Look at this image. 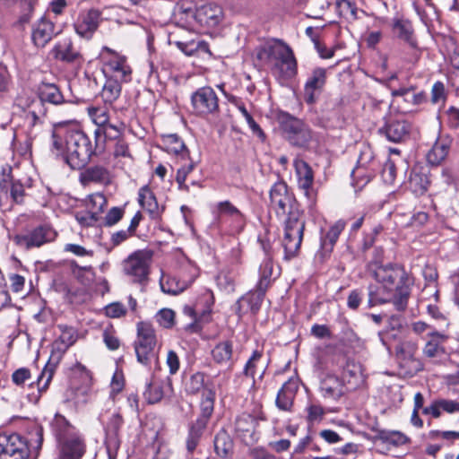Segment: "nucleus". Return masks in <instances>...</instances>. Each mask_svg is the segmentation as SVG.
<instances>
[{"mask_svg": "<svg viewBox=\"0 0 459 459\" xmlns=\"http://www.w3.org/2000/svg\"><path fill=\"white\" fill-rule=\"evenodd\" d=\"M271 206L277 216H287L284 220L282 246L284 257L290 260L295 257L301 246L305 229V219L294 196L287 185L279 181L270 190Z\"/></svg>", "mask_w": 459, "mask_h": 459, "instance_id": "obj_1", "label": "nucleus"}, {"mask_svg": "<svg viewBox=\"0 0 459 459\" xmlns=\"http://www.w3.org/2000/svg\"><path fill=\"white\" fill-rule=\"evenodd\" d=\"M373 276L375 283L368 288V307L393 302L397 310H404L411 293V281L404 269L398 265L378 266Z\"/></svg>", "mask_w": 459, "mask_h": 459, "instance_id": "obj_2", "label": "nucleus"}, {"mask_svg": "<svg viewBox=\"0 0 459 459\" xmlns=\"http://www.w3.org/2000/svg\"><path fill=\"white\" fill-rule=\"evenodd\" d=\"M51 152L73 169H82L93 153L91 140L77 124H60L55 127Z\"/></svg>", "mask_w": 459, "mask_h": 459, "instance_id": "obj_3", "label": "nucleus"}, {"mask_svg": "<svg viewBox=\"0 0 459 459\" xmlns=\"http://www.w3.org/2000/svg\"><path fill=\"white\" fill-rule=\"evenodd\" d=\"M256 57L271 67L279 79H290L297 74V62L291 48L281 40H273L256 50Z\"/></svg>", "mask_w": 459, "mask_h": 459, "instance_id": "obj_4", "label": "nucleus"}, {"mask_svg": "<svg viewBox=\"0 0 459 459\" xmlns=\"http://www.w3.org/2000/svg\"><path fill=\"white\" fill-rule=\"evenodd\" d=\"M178 22L186 30L202 32L203 30L217 26L222 18V10L215 4H206L196 9L178 7L177 11Z\"/></svg>", "mask_w": 459, "mask_h": 459, "instance_id": "obj_5", "label": "nucleus"}, {"mask_svg": "<svg viewBox=\"0 0 459 459\" xmlns=\"http://www.w3.org/2000/svg\"><path fill=\"white\" fill-rule=\"evenodd\" d=\"M157 344L156 334L153 327L145 322L137 324V337L134 342V351L137 361L144 367H151L152 363L158 362V355L155 352Z\"/></svg>", "mask_w": 459, "mask_h": 459, "instance_id": "obj_6", "label": "nucleus"}, {"mask_svg": "<svg viewBox=\"0 0 459 459\" xmlns=\"http://www.w3.org/2000/svg\"><path fill=\"white\" fill-rule=\"evenodd\" d=\"M413 400V411H419L420 409H422L423 414L430 415L434 419L440 418L443 412L459 414V401L457 400L438 398L424 408V397L421 393H416Z\"/></svg>", "mask_w": 459, "mask_h": 459, "instance_id": "obj_7", "label": "nucleus"}, {"mask_svg": "<svg viewBox=\"0 0 459 459\" xmlns=\"http://www.w3.org/2000/svg\"><path fill=\"white\" fill-rule=\"evenodd\" d=\"M151 255L145 251H136L123 262L125 273L134 282H143L147 279Z\"/></svg>", "mask_w": 459, "mask_h": 459, "instance_id": "obj_8", "label": "nucleus"}, {"mask_svg": "<svg viewBox=\"0 0 459 459\" xmlns=\"http://www.w3.org/2000/svg\"><path fill=\"white\" fill-rule=\"evenodd\" d=\"M193 111L197 116L214 114L219 109V100L211 87H202L191 96Z\"/></svg>", "mask_w": 459, "mask_h": 459, "instance_id": "obj_9", "label": "nucleus"}, {"mask_svg": "<svg viewBox=\"0 0 459 459\" xmlns=\"http://www.w3.org/2000/svg\"><path fill=\"white\" fill-rule=\"evenodd\" d=\"M264 417L252 416L249 413H242L238 415L234 423V430L237 437L246 445L251 446L258 439L256 427L259 420H264Z\"/></svg>", "mask_w": 459, "mask_h": 459, "instance_id": "obj_10", "label": "nucleus"}, {"mask_svg": "<svg viewBox=\"0 0 459 459\" xmlns=\"http://www.w3.org/2000/svg\"><path fill=\"white\" fill-rule=\"evenodd\" d=\"M51 354L48 363L43 368L41 374L38 377V385L39 391L46 390L52 379L54 369L60 361L63 355L69 349L65 343L56 339L51 345Z\"/></svg>", "mask_w": 459, "mask_h": 459, "instance_id": "obj_11", "label": "nucleus"}, {"mask_svg": "<svg viewBox=\"0 0 459 459\" xmlns=\"http://www.w3.org/2000/svg\"><path fill=\"white\" fill-rule=\"evenodd\" d=\"M283 130L289 142L299 147H306L312 139L309 128L299 119L290 117L283 124Z\"/></svg>", "mask_w": 459, "mask_h": 459, "instance_id": "obj_12", "label": "nucleus"}, {"mask_svg": "<svg viewBox=\"0 0 459 459\" xmlns=\"http://www.w3.org/2000/svg\"><path fill=\"white\" fill-rule=\"evenodd\" d=\"M394 348L396 359L402 368H404L410 373L420 369V363L415 358L418 350L415 342L408 338L396 344Z\"/></svg>", "mask_w": 459, "mask_h": 459, "instance_id": "obj_13", "label": "nucleus"}, {"mask_svg": "<svg viewBox=\"0 0 459 459\" xmlns=\"http://www.w3.org/2000/svg\"><path fill=\"white\" fill-rule=\"evenodd\" d=\"M55 238V232L48 227H38L26 234L16 235L14 243L22 248L39 247Z\"/></svg>", "mask_w": 459, "mask_h": 459, "instance_id": "obj_14", "label": "nucleus"}, {"mask_svg": "<svg viewBox=\"0 0 459 459\" xmlns=\"http://www.w3.org/2000/svg\"><path fill=\"white\" fill-rule=\"evenodd\" d=\"M326 82V70L317 67L312 70L304 85V100L314 104L321 94Z\"/></svg>", "mask_w": 459, "mask_h": 459, "instance_id": "obj_15", "label": "nucleus"}, {"mask_svg": "<svg viewBox=\"0 0 459 459\" xmlns=\"http://www.w3.org/2000/svg\"><path fill=\"white\" fill-rule=\"evenodd\" d=\"M104 50L111 54V57L106 64L108 72L111 74L110 79L120 82L131 81L132 69L127 63L126 57L115 53L108 48H105Z\"/></svg>", "mask_w": 459, "mask_h": 459, "instance_id": "obj_16", "label": "nucleus"}, {"mask_svg": "<svg viewBox=\"0 0 459 459\" xmlns=\"http://www.w3.org/2000/svg\"><path fill=\"white\" fill-rule=\"evenodd\" d=\"M379 131L388 141L400 143L409 136L411 124L402 117H390Z\"/></svg>", "mask_w": 459, "mask_h": 459, "instance_id": "obj_17", "label": "nucleus"}, {"mask_svg": "<svg viewBox=\"0 0 459 459\" xmlns=\"http://www.w3.org/2000/svg\"><path fill=\"white\" fill-rule=\"evenodd\" d=\"M55 35V24L47 17L38 20L31 29V39L38 48H44Z\"/></svg>", "mask_w": 459, "mask_h": 459, "instance_id": "obj_18", "label": "nucleus"}, {"mask_svg": "<svg viewBox=\"0 0 459 459\" xmlns=\"http://www.w3.org/2000/svg\"><path fill=\"white\" fill-rule=\"evenodd\" d=\"M50 54L56 60L65 63H76L80 61V52L74 47L70 38L58 40L50 51Z\"/></svg>", "mask_w": 459, "mask_h": 459, "instance_id": "obj_19", "label": "nucleus"}, {"mask_svg": "<svg viewBox=\"0 0 459 459\" xmlns=\"http://www.w3.org/2000/svg\"><path fill=\"white\" fill-rule=\"evenodd\" d=\"M342 380L349 391L361 386L365 381L361 365L354 360H348L342 370Z\"/></svg>", "mask_w": 459, "mask_h": 459, "instance_id": "obj_20", "label": "nucleus"}, {"mask_svg": "<svg viewBox=\"0 0 459 459\" xmlns=\"http://www.w3.org/2000/svg\"><path fill=\"white\" fill-rule=\"evenodd\" d=\"M171 43L187 56H197L204 59L212 56L208 44L204 40H174Z\"/></svg>", "mask_w": 459, "mask_h": 459, "instance_id": "obj_21", "label": "nucleus"}, {"mask_svg": "<svg viewBox=\"0 0 459 459\" xmlns=\"http://www.w3.org/2000/svg\"><path fill=\"white\" fill-rule=\"evenodd\" d=\"M320 392L325 398L337 400L349 390L342 379L332 374H327L320 383Z\"/></svg>", "mask_w": 459, "mask_h": 459, "instance_id": "obj_22", "label": "nucleus"}, {"mask_svg": "<svg viewBox=\"0 0 459 459\" xmlns=\"http://www.w3.org/2000/svg\"><path fill=\"white\" fill-rule=\"evenodd\" d=\"M265 291L266 290H261L256 286L255 290L242 297L237 303L238 315L241 316L248 312L255 314L260 309Z\"/></svg>", "mask_w": 459, "mask_h": 459, "instance_id": "obj_23", "label": "nucleus"}, {"mask_svg": "<svg viewBox=\"0 0 459 459\" xmlns=\"http://www.w3.org/2000/svg\"><path fill=\"white\" fill-rule=\"evenodd\" d=\"M100 19V13L98 10H90L86 14L82 15L75 23L74 29L76 33L83 38H91L92 33L99 27Z\"/></svg>", "mask_w": 459, "mask_h": 459, "instance_id": "obj_24", "label": "nucleus"}, {"mask_svg": "<svg viewBox=\"0 0 459 459\" xmlns=\"http://www.w3.org/2000/svg\"><path fill=\"white\" fill-rule=\"evenodd\" d=\"M208 388L214 389V383L210 377L202 372L194 373L185 383V391L187 394L202 395Z\"/></svg>", "mask_w": 459, "mask_h": 459, "instance_id": "obj_25", "label": "nucleus"}, {"mask_svg": "<svg viewBox=\"0 0 459 459\" xmlns=\"http://www.w3.org/2000/svg\"><path fill=\"white\" fill-rule=\"evenodd\" d=\"M76 368L83 372V380L85 383L82 386H77L75 384H73L65 391V397L66 402H73L74 403L78 404L86 401V396L90 391L89 382L91 380V377L90 373L85 370L83 366L79 364Z\"/></svg>", "mask_w": 459, "mask_h": 459, "instance_id": "obj_26", "label": "nucleus"}, {"mask_svg": "<svg viewBox=\"0 0 459 459\" xmlns=\"http://www.w3.org/2000/svg\"><path fill=\"white\" fill-rule=\"evenodd\" d=\"M453 139L444 135L437 139L432 148L427 153V160L432 165L440 164L447 157Z\"/></svg>", "mask_w": 459, "mask_h": 459, "instance_id": "obj_27", "label": "nucleus"}, {"mask_svg": "<svg viewBox=\"0 0 459 459\" xmlns=\"http://www.w3.org/2000/svg\"><path fill=\"white\" fill-rule=\"evenodd\" d=\"M262 247L265 253V257L259 267V281L257 286L261 290H267L273 279H274L278 273L274 272L273 263L269 248L264 243H262Z\"/></svg>", "mask_w": 459, "mask_h": 459, "instance_id": "obj_28", "label": "nucleus"}, {"mask_svg": "<svg viewBox=\"0 0 459 459\" xmlns=\"http://www.w3.org/2000/svg\"><path fill=\"white\" fill-rule=\"evenodd\" d=\"M298 388L299 384L297 379L290 378L286 381L278 392L276 397V406L280 410L290 411L293 404V400Z\"/></svg>", "mask_w": 459, "mask_h": 459, "instance_id": "obj_29", "label": "nucleus"}, {"mask_svg": "<svg viewBox=\"0 0 459 459\" xmlns=\"http://www.w3.org/2000/svg\"><path fill=\"white\" fill-rule=\"evenodd\" d=\"M27 447V443L20 435L0 432V455L13 454Z\"/></svg>", "mask_w": 459, "mask_h": 459, "instance_id": "obj_30", "label": "nucleus"}, {"mask_svg": "<svg viewBox=\"0 0 459 459\" xmlns=\"http://www.w3.org/2000/svg\"><path fill=\"white\" fill-rule=\"evenodd\" d=\"M62 459H80L85 446L82 438L76 434L60 443Z\"/></svg>", "mask_w": 459, "mask_h": 459, "instance_id": "obj_31", "label": "nucleus"}, {"mask_svg": "<svg viewBox=\"0 0 459 459\" xmlns=\"http://www.w3.org/2000/svg\"><path fill=\"white\" fill-rule=\"evenodd\" d=\"M216 399V392L214 389H206L205 393L201 395L200 401V415L195 420L202 426H207V423L214 411V403Z\"/></svg>", "mask_w": 459, "mask_h": 459, "instance_id": "obj_32", "label": "nucleus"}, {"mask_svg": "<svg viewBox=\"0 0 459 459\" xmlns=\"http://www.w3.org/2000/svg\"><path fill=\"white\" fill-rule=\"evenodd\" d=\"M110 172L103 166L96 165L85 169L80 174V181L83 184L99 183L108 184L110 182Z\"/></svg>", "mask_w": 459, "mask_h": 459, "instance_id": "obj_33", "label": "nucleus"}, {"mask_svg": "<svg viewBox=\"0 0 459 459\" xmlns=\"http://www.w3.org/2000/svg\"><path fill=\"white\" fill-rule=\"evenodd\" d=\"M139 204L152 219L160 217L161 210L158 204L155 195L149 186H145L140 188L138 194Z\"/></svg>", "mask_w": 459, "mask_h": 459, "instance_id": "obj_34", "label": "nucleus"}, {"mask_svg": "<svg viewBox=\"0 0 459 459\" xmlns=\"http://www.w3.org/2000/svg\"><path fill=\"white\" fill-rule=\"evenodd\" d=\"M294 167L298 177L299 186L308 195V191L314 182V174L311 167L304 160L296 159Z\"/></svg>", "mask_w": 459, "mask_h": 459, "instance_id": "obj_35", "label": "nucleus"}, {"mask_svg": "<svg viewBox=\"0 0 459 459\" xmlns=\"http://www.w3.org/2000/svg\"><path fill=\"white\" fill-rule=\"evenodd\" d=\"M212 357L215 363L231 367L233 364V346L230 341L219 342L212 350Z\"/></svg>", "mask_w": 459, "mask_h": 459, "instance_id": "obj_36", "label": "nucleus"}, {"mask_svg": "<svg viewBox=\"0 0 459 459\" xmlns=\"http://www.w3.org/2000/svg\"><path fill=\"white\" fill-rule=\"evenodd\" d=\"M31 100H40L43 105L44 102L58 105L64 102V97L56 84L42 83L39 88V98Z\"/></svg>", "mask_w": 459, "mask_h": 459, "instance_id": "obj_37", "label": "nucleus"}, {"mask_svg": "<svg viewBox=\"0 0 459 459\" xmlns=\"http://www.w3.org/2000/svg\"><path fill=\"white\" fill-rule=\"evenodd\" d=\"M28 110L26 122L30 128L39 127L42 123V117L45 116L46 109L40 100H30L29 103L22 106Z\"/></svg>", "mask_w": 459, "mask_h": 459, "instance_id": "obj_38", "label": "nucleus"}, {"mask_svg": "<svg viewBox=\"0 0 459 459\" xmlns=\"http://www.w3.org/2000/svg\"><path fill=\"white\" fill-rule=\"evenodd\" d=\"M107 205V199L101 193L90 195L86 200V207L90 212V222L95 223L99 220V215L103 212Z\"/></svg>", "mask_w": 459, "mask_h": 459, "instance_id": "obj_39", "label": "nucleus"}, {"mask_svg": "<svg viewBox=\"0 0 459 459\" xmlns=\"http://www.w3.org/2000/svg\"><path fill=\"white\" fill-rule=\"evenodd\" d=\"M394 33L402 40H404L411 47H416L413 39V30L411 22L404 19L396 18L393 22Z\"/></svg>", "mask_w": 459, "mask_h": 459, "instance_id": "obj_40", "label": "nucleus"}, {"mask_svg": "<svg viewBox=\"0 0 459 459\" xmlns=\"http://www.w3.org/2000/svg\"><path fill=\"white\" fill-rule=\"evenodd\" d=\"M53 430L61 443L64 439L69 438L77 433L74 428L66 420V419L59 414H56L52 422Z\"/></svg>", "mask_w": 459, "mask_h": 459, "instance_id": "obj_41", "label": "nucleus"}, {"mask_svg": "<svg viewBox=\"0 0 459 459\" xmlns=\"http://www.w3.org/2000/svg\"><path fill=\"white\" fill-rule=\"evenodd\" d=\"M191 281H181L176 277H165L160 279V289L164 293L178 295L188 288Z\"/></svg>", "mask_w": 459, "mask_h": 459, "instance_id": "obj_42", "label": "nucleus"}, {"mask_svg": "<svg viewBox=\"0 0 459 459\" xmlns=\"http://www.w3.org/2000/svg\"><path fill=\"white\" fill-rule=\"evenodd\" d=\"M163 143L166 151L169 153L176 154L179 160H184L189 154L183 141L176 134L167 135Z\"/></svg>", "mask_w": 459, "mask_h": 459, "instance_id": "obj_43", "label": "nucleus"}, {"mask_svg": "<svg viewBox=\"0 0 459 459\" xmlns=\"http://www.w3.org/2000/svg\"><path fill=\"white\" fill-rule=\"evenodd\" d=\"M345 221L342 220L337 221L326 233L325 237L321 240V246L326 252H331L334 244L336 243L340 234L345 228Z\"/></svg>", "mask_w": 459, "mask_h": 459, "instance_id": "obj_44", "label": "nucleus"}, {"mask_svg": "<svg viewBox=\"0 0 459 459\" xmlns=\"http://www.w3.org/2000/svg\"><path fill=\"white\" fill-rule=\"evenodd\" d=\"M407 329L394 330V331H383L379 333V337L382 343L391 351L392 347L395 344L400 343L403 340H407Z\"/></svg>", "mask_w": 459, "mask_h": 459, "instance_id": "obj_45", "label": "nucleus"}, {"mask_svg": "<svg viewBox=\"0 0 459 459\" xmlns=\"http://www.w3.org/2000/svg\"><path fill=\"white\" fill-rule=\"evenodd\" d=\"M262 359V353L260 351H254L252 356L249 358L244 368V374L253 379V385H255V376L260 372V378L263 377L265 368L260 367V361Z\"/></svg>", "mask_w": 459, "mask_h": 459, "instance_id": "obj_46", "label": "nucleus"}, {"mask_svg": "<svg viewBox=\"0 0 459 459\" xmlns=\"http://www.w3.org/2000/svg\"><path fill=\"white\" fill-rule=\"evenodd\" d=\"M28 446V453L30 449L39 450L43 442V429L40 425L34 422L30 425L27 432V437L24 439Z\"/></svg>", "mask_w": 459, "mask_h": 459, "instance_id": "obj_47", "label": "nucleus"}, {"mask_svg": "<svg viewBox=\"0 0 459 459\" xmlns=\"http://www.w3.org/2000/svg\"><path fill=\"white\" fill-rule=\"evenodd\" d=\"M182 164L178 169L176 181L181 190L188 191L189 186L186 184V178L195 167V162L189 158V154L184 159L180 160Z\"/></svg>", "mask_w": 459, "mask_h": 459, "instance_id": "obj_48", "label": "nucleus"}, {"mask_svg": "<svg viewBox=\"0 0 459 459\" xmlns=\"http://www.w3.org/2000/svg\"><path fill=\"white\" fill-rule=\"evenodd\" d=\"M121 82L113 80L107 79L101 91V98L104 102L107 104H112L115 100L118 99L121 93Z\"/></svg>", "mask_w": 459, "mask_h": 459, "instance_id": "obj_49", "label": "nucleus"}, {"mask_svg": "<svg viewBox=\"0 0 459 459\" xmlns=\"http://www.w3.org/2000/svg\"><path fill=\"white\" fill-rule=\"evenodd\" d=\"M378 438L386 444L394 446H403L410 442V438L403 432L396 430H381Z\"/></svg>", "mask_w": 459, "mask_h": 459, "instance_id": "obj_50", "label": "nucleus"}, {"mask_svg": "<svg viewBox=\"0 0 459 459\" xmlns=\"http://www.w3.org/2000/svg\"><path fill=\"white\" fill-rule=\"evenodd\" d=\"M233 448L230 437L225 431H220L214 437V449L221 457H226Z\"/></svg>", "mask_w": 459, "mask_h": 459, "instance_id": "obj_51", "label": "nucleus"}, {"mask_svg": "<svg viewBox=\"0 0 459 459\" xmlns=\"http://www.w3.org/2000/svg\"><path fill=\"white\" fill-rule=\"evenodd\" d=\"M430 340L426 343L424 353L428 357H436L442 351L440 343L446 340V335L438 332H431L429 333Z\"/></svg>", "mask_w": 459, "mask_h": 459, "instance_id": "obj_52", "label": "nucleus"}, {"mask_svg": "<svg viewBox=\"0 0 459 459\" xmlns=\"http://www.w3.org/2000/svg\"><path fill=\"white\" fill-rule=\"evenodd\" d=\"M429 180L427 175L412 170L410 176V187L416 195H422L429 187Z\"/></svg>", "mask_w": 459, "mask_h": 459, "instance_id": "obj_53", "label": "nucleus"}, {"mask_svg": "<svg viewBox=\"0 0 459 459\" xmlns=\"http://www.w3.org/2000/svg\"><path fill=\"white\" fill-rule=\"evenodd\" d=\"M218 212L221 216H229L232 218L238 226H242L244 223V216L240 211L235 207L229 201L221 202L218 204Z\"/></svg>", "mask_w": 459, "mask_h": 459, "instance_id": "obj_54", "label": "nucleus"}, {"mask_svg": "<svg viewBox=\"0 0 459 459\" xmlns=\"http://www.w3.org/2000/svg\"><path fill=\"white\" fill-rule=\"evenodd\" d=\"M394 97H401L405 102L412 105H418L424 100L421 92H416L413 88H400L392 91Z\"/></svg>", "mask_w": 459, "mask_h": 459, "instance_id": "obj_55", "label": "nucleus"}, {"mask_svg": "<svg viewBox=\"0 0 459 459\" xmlns=\"http://www.w3.org/2000/svg\"><path fill=\"white\" fill-rule=\"evenodd\" d=\"M88 113L94 124L100 128L109 122V114L107 107L89 108Z\"/></svg>", "mask_w": 459, "mask_h": 459, "instance_id": "obj_56", "label": "nucleus"}, {"mask_svg": "<svg viewBox=\"0 0 459 459\" xmlns=\"http://www.w3.org/2000/svg\"><path fill=\"white\" fill-rule=\"evenodd\" d=\"M205 428L206 426L201 427L197 422H195L192 425L186 439V448L189 452H193L195 449Z\"/></svg>", "mask_w": 459, "mask_h": 459, "instance_id": "obj_57", "label": "nucleus"}, {"mask_svg": "<svg viewBox=\"0 0 459 459\" xmlns=\"http://www.w3.org/2000/svg\"><path fill=\"white\" fill-rule=\"evenodd\" d=\"M124 128L125 125L123 123L114 125L108 122L107 125H104L98 130V133L101 132L107 139L117 141L118 139H122L120 136Z\"/></svg>", "mask_w": 459, "mask_h": 459, "instance_id": "obj_58", "label": "nucleus"}, {"mask_svg": "<svg viewBox=\"0 0 459 459\" xmlns=\"http://www.w3.org/2000/svg\"><path fill=\"white\" fill-rule=\"evenodd\" d=\"M175 312L170 308H162L155 316L157 323L164 328H171L175 324Z\"/></svg>", "mask_w": 459, "mask_h": 459, "instance_id": "obj_59", "label": "nucleus"}, {"mask_svg": "<svg viewBox=\"0 0 459 459\" xmlns=\"http://www.w3.org/2000/svg\"><path fill=\"white\" fill-rule=\"evenodd\" d=\"M57 327L60 331V335L57 339H59L69 347L74 345L77 341V331L73 327L64 325H59Z\"/></svg>", "mask_w": 459, "mask_h": 459, "instance_id": "obj_60", "label": "nucleus"}, {"mask_svg": "<svg viewBox=\"0 0 459 459\" xmlns=\"http://www.w3.org/2000/svg\"><path fill=\"white\" fill-rule=\"evenodd\" d=\"M339 14L346 19L355 18L357 9L351 0H336Z\"/></svg>", "mask_w": 459, "mask_h": 459, "instance_id": "obj_61", "label": "nucleus"}, {"mask_svg": "<svg viewBox=\"0 0 459 459\" xmlns=\"http://www.w3.org/2000/svg\"><path fill=\"white\" fill-rule=\"evenodd\" d=\"M123 425V418L118 412H114L106 424L107 437H118V432Z\"/></svg>", "mask_w": 459, "mask_h": 459, "instance_id": "obj_62", "label": "nucleus"}, {"mask_svg": "<svg viewBox=\"0 0 459 459\" xmlns=\"http://www.w3.org/2000/svg\"><path fill=\"white\" fill-rule=\"evenodd\" d=\"M306 411L307 413V420L311 424L321 421L325 414V410L317 403L308 404Z\"/></svg>", "mask_w": 459, "mask_h": 459, "instance_id": "obj_63", "label": "nucleus"}, {"mask_svg": "<svg viewBox=\"0 0 459 459\" xmlns=\"http://www.w3.org/2000/svg\"><path fill=\"white\" fill-rule=\"evenodd\" d=\"M446 99V88L443 82H437L431 90V102L434 104H444Z\"/></svg>", "mask_w": 459, "mask_h": 459, "instance_id": "obj_64", "label": "nucleus"}]
</instances>
